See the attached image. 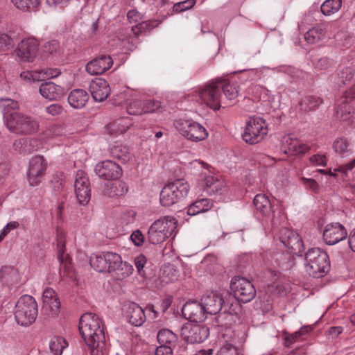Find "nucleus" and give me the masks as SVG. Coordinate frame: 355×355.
Masks as SVG:
<instances>
[{
    "instance_id": "nucleus-1",
    "label": "nucleus",
    "mask_w": 355,
    "mask_h": 355,
    "mask_svg": "<svg viewBox=\"0 0 355 355\" xmlns=\"http://www.w3.org/2000/svg\"><path fill=\"white\" fill-rule=\"evenodd\" d=\"M79 331L88 347L104 344L105 333L101 319L95 313H84L79 321Z\"/></svg>"
},
{
    "instance_id": "nucleus-2",
    "label": "nucleus",
    "mask_w": 355,
    "mask_h": 355,
    "mask_svg": "<svg viewBox=\"0 0 355 355\" xmlns=\"http://www.w3.org/2000/svg\"><path fill=\"white\" fill-rule=\"evenodd\" d=\"M305 270L309 276L323 277L330 269L327 253L319 248L309 249L305 254Z\"/></svg>"
},
{
    "instance_id": "nucleus-3",
    "label": "nucleus",
    "mask_w": 355,
    "mask_h": 355,
    "mask_svg": "<svg viewBox=\"0 0 355 355\" xmlns=\"http://www.w3.org/2000/svg\"><path fill=\"white\" fill-rule=\"evenodd\" d=\"M177 227V219L171 216H166L152 223L147 233V240L153 245L161 243L172 236Z\"/></svg>"
},
{
    "instance_id": "nucleus-4",
    "label": "nucleus",
    "mask_w": 355,
    "mask_h": 355,
    "mask_svg": "<svg viewBox=\"0 0 355 355\" xmlns=\"http://www.w3.org/2000/svg\"><path fill=\"white\" fill-rule=\"evenodd\" d=\"M189 185L182 179L175 180L165 185L159 195L162 206L171 207L184 199L189 193Z\"/></svg>"
},
{
    "instance_id": "nucleus-5",
    "label": "nucleus",
    "mask_w": 355,
    "mask_h": 355,
    "mask_svg": "<svg viewBox=\"0 0 355 355\" xmlns=\"http://www.w3.org/2000/svg\"><path fill=\"white\" fill-rule=\"evenodd\" d=\"M38 313L37 304L31 295L21 296L15 305V318L17 323L28 327L36 320Z\"/></svg>"
},
{
    "instance_id": "nucleus-6",
    "label": "nucleus",
    "mask_w": 355,
    "mask_h": 355,
    "mask_svg": "<svg viewBox=\"0 0 355 355\" xmlns=\"http://www.w3.org/2000/svg\"><path fill=\"white\" fill-rule=\"evenodd\" d=\"M38 121L21 113H15L7 116L6 127L12 132L18 135H31L39 130Z\"/></svg>"
},
{
    "instance_id": "nucleus-7",
    "label": "nucleus",
    "mask_w": 355,
    "mask_h": 355,
    "mask_svg": "<svg viewBox=\"0 0 355 355\" xmlns=\"http://www.w3.org/2000/svg\"><path fill=\"white\" fill-rule=\"evenodd\" d=\"M230 288L234 297L243 303L250 302L256 296V289L253 284L243 277H234L230 282Z\"/></svg>"
},
{
    "instance_id": "nucleus-8",
    "label": "nucleus",
    "mask_w": 355,
    "mask_h": 355,
    "mask_svg": "<svg viewBox=\"0 0 355 355\" xmlns=\"http://www.w3.org/2000/svg\"><path fill=\"white\" fill-rule=\"evenodd\" d=\"M200 98L210 108L217 110L220 107H227V102L223 98L218 79L207 84L199 92Z\"/></svg>"
},
{
    "instance_id": "nucleus-9",
    "label": "nucleus",
    "mask_w": 355,
    "mask_h": 355,
    "mask_svg": "<svg viewBox=\"0 0 355 355\" xmlns=\"http://www.w3.org/2000/svg\"><path fill=\"white\" fill-rule=\"evenodd\" d=\"M268 133L265 121L261 117L250 118L247 123L243 139L250 144L260 142Z\"/></svg>"
},
{
    "instance_id": "nucleus-10",
    "label": "nucleus",
    "mask_w": 355,
    "mask_h": 355,
    "mask_svg": "<svg viewBox=\"0 0 355 355\" xmlns=\"http://www.w3.org/2000/svg\"><path fill=\"white\" fill-rule=\"evenodd\" d=\"M175 127L186 139L192 141L204 140L208 136L206 129L200 123L189 120H179Z\"/></svg>"
},
{
    "instance_id": "nucleus-11",
    "label": "nucleus",
    "mask_w": 355,
    "mask_h": 355,
    "mask_svg": "<svg viewBox=\"0 0 355 355\" xmlns=\"http://www.w3.org/2000/svg\"><path fill=\"white\" fill-rule=\"evenodd\" d=\"M180 334L188 343H201L208 338L209 329L205 324L187 323L182 326Z\"/></svg>"
},
{
    "instance_id": "nucleus-12",
    "label": "nucleus",
    "mask_w": 355,
    "mask_h": 355,
    "mask_svg": "<svg viewBox=\"0 0 355 355\" xmlns=\"http://www.w3.org/2000/svg\"><path fill=\"white\" fill-rule=\"evenodd\" d=\"M279 239L291 254L298 255L304 250V243L301 236L293 230L282 228Z\"/></svg>"
},
{
    "instance_id": "nucleus-13",
    "label": "nucleus",
    "mask_w": 355,
    "mask_h": 355,
    "mask_svg": "<svg viewBox=\"0 0 355 355\" xmlns=\"http://www.w3.org/2000/svg\"><path fill=\"white\" fill-rule=\"evenodd\" d=\"M46 168L47 164L43 156L32 157L27 173V179L31 186H37L42 182Z\"/></svg>"
},
{
    "instance_id": "nucleus-14",
    "label": "nucleus",
    "mask_w": 355,
    "mask_h": 355,
    "mask_svg": "<svg viewBox=\"0 0 355 355\" xmlns=\"http://www.w3.org/2000/svg\"><path fill=\"white\" fill-rule=\"evenodd\" d=\"M75 193L80 205H87L91 197L89 181L86 173L83 171H78L74 183Z\"/></svg>"
},
{
    "instance_id": "nucleus-15",
    "label": "nucleus",
    "mask_w": 355,
    "mask_h": 355,
    "mask_svg": "<svg viewBox=\"0 0 355 355\" xmlns=\"http://www.w3.org/2000/svg\"><path fill=\"white\" fill-rule=\"evenodd\" d=\"M347 236L346 228L339 223H331L325 225L322 238L324 243L333 245L344 240Z\"/></svg>"
},
{
    "instance_id": "nucleus-16",
    "label": "nucleus",
    "mask_w": 355,
    "mask_h": 355,
    "mask_svg": "<svg viewBox=\"0 0 355 355\" xmlns=\"http://www.w3.org/2000/svg\"><path fill=\"white\" fill-rule=\"evenodd\" d=\"M95 172L100 178L108 180L119 179L123 174L119 164L111 160L98 163L95 166Z\"/></svg>"
},
{
    "instance_id": "nucleus-17",
    "label": "nucleus",
    "mask_w": 355,
    "mask_h": 355,
    "mask_svg": "<svg viewBox=\"0 0 355 355\" xmlns=\"http://www.w3.org/2000/svg\"><path fill=\"white\" fill-rule=\"evenodd\" d=\"M184 317L195 323L203 322L207 318V313L200 302L190 300L184 304L182 309Z\"/></svg>"
},
{
    "instance_id": "nucleus-18",
    "label": "nucleus",
    "mask_w": 355,
    "mask_h": 355,
    "mask_svg": "<svg viewBox=\"0 0 355 355\" xmlns=\"http://www.w3.org/2000/svg\"><path fill=\"white\" fill-rule=\"evenodd\" d=\"M39 42L34 37H28L20 42L17 49V55L21 60L33 62L38 51Z\"/></svg>"
},
{
    "instance_id": "nucleus-19",
    "label": "nucleus",
    "mask_w": 355,
    "mask_h": 355,
    "mask_svg": "<svg viewBox=\"0 0 355 355\" xmlns=\"http://www.w3.org/2000/svg\"><path fill=\"white\" fill-rule=\"evenodd\" d=\"M207 314L218 313L224 303L223 295L218 292H210L204 295L200 300Z\"/></svg>"
},
{
    "instance_id": "nucleus-20",
    "label": "nucleus",
    "mask_w": 355,
    "mask_h": 355,
    "mask_svg": "<svg viewBox=\"0 0 355 355\" xmlns=\"http://www.w3.org/2000/svg\"><path fill=\"white\" fill-rule=\"evenodd\" d=\"M112 64L113 60L110 55H102L89 61L85 69L92 76L99 75L109 70Z\"/></svg>"
},
{
    "instance_id": "nucleus-21",
    "label": "nucleus",
    "mask_w": 355,
    "mask_h": 355,
    "mask_svg": "<svg viewBox=\"0 0 355 355\" xmlns=\"http://www.w3.org/2000/svg\"><path fill=\"white\" fill-rule=\"evenodd\" d=\"M89 89L94 100L99 102L105 100L110 94L108 83L101 78L93 80L89 84Z\"/></svg>"
},
{
    "instance_id": "nucleus-22",
    "label": "nucleus",
    "mask_w": 355,
    "mask_h": 355,
    "mask_svg": "<svg viewBox=\"0 0 355 355\" xmlns=\"http://www.w3.org/2000/svg\"><path fill=\"white\" fill-rule=\"evenodd\" d=\"M42 309L49 311L52 316H55L60 311V302L55 291L51 288H46L42 295Z\"/></svg>"
},
{
    "instance_id": "nucleus-23",
    "label": "nucleus",
    "mask_w": 355,
    "mask_h": 355,
    "mask_svg": "<svg viewBox=\"0 0 355 355\" xmlns=\"http://www.w3.org/2000/svg\"><path fill=\"white\" fill-rule=\"evenodd\" d=\"M220 92H223V98L227 102V106L234 103L238 97L239 87L236 83H230L226 80L218 79Z\"/></svg>"
},
{
    "instance_id": "nucleus-24",
    "label": "nucleus",
    "mask_w": 355,
    "mask_h": 355,
    "mask_svg": "<svg viewBox=\"0 0 355 355\" xmlns=\"http://www.w3.org/2000/svg\"><path fill=\"white\" fill-rule=\"evenodd\" d=\"M39 91L44 98L51 101L58 100L64 94V88L52 82L42 83L40 86Z\"/></svg>"
},
{
    "instance_id": "nucleus-25",
    "label": "nucleus",
    "mask_w": 355,
    "mask_h": 355,
    "mask_svg": "<svg viewBox=\"0 0 355 355\" xmlns=\"http://www.w3.org/2000/svg\"><path fill=\"white\" fill-rule=\"evenodd\" d=\"M125 313L130 323L134 326L139 327L146 321V318L144 309L135 302L128 304Z\"/></svg>"
},
{
    "instance_id": "nucleus-26",
    "label": "nucleus",
    "mask_w": 355,
    "mask_h": 355,
    "mask_svg": "<svg viewBox=\"0 0 355 355\" xmlns=\"http://www.w3.org/2000/svg\"><path fill=\"white\" fill-rule=\"evenodd\" d=\"M351 101L340 96L336 101V116L342 121H347L351 119L354 114V108L350 104Z\"/></svg>"
},
{
    "instance_id": "nucleus-27",
    "label": "nucleus",
    "mask_w": 355,
    "mask_h": 355,
    "mask_svg": "<svg viewBox=\"0 0 355 355\" xmlns=\"http://www.w3.org/2000/svg\"><path fill=\"white\" fill-rule=\"evenodd\" d=\"M88 99V94L82 89H75L68 96L69 104L75 109H81L85 107Z\"/></svg>"
},
{
    "instance_id": "nucleus-28",
    "label": "nucleus",
    "mask_w": 355,
    "mask_h": 355,
    "mask_svg": "<svg viewBox=\"0 0 355 355\" xmlns=\"http://www.w3.org/2000/svg\"><path fill=\"white\" fill-rule=\"evenodd\" d=\"M282 144L285 148L284 153L286 154H304L310 149L307 145L300 144L297 139H292L290 137H284Z\"/></svg>"
},
{
    "instance_id": "nucleus-29",
    "label": "nucleus",
    "mask_w": 355,
    "mask_h": 355,
    "mask_svg": "<svg viewBox=\"0 0 355 355\" xmlns=\"http://www.w3.org/2000/svg\"><path fill=\"white\" fill-rule=\"evenodd\" d=\"M204 189L209 195L222 193L225 189L224 183L217 178L210 175L204 180Z\"/></svg>"
},
{
    "instance_id": "nucleus-30",
    "label": "nucleus",
    "mask_w": 355,
    "mask_h": 355,
    "mask_svg": "<svg viewBox=\"0 0 355 355\" xmlns=\"http://www.w3.org/2000/svg\"><path fill=\"white\" fill-rule=\"evenodd\" d=\"M213 206L212 202L207 198H202L195 201L187 207V214L189 216H196L200 213H204L209 210Z\"/></svg>"
},
{
    "instance_id": "nucleus-31",
    "label": "nucleus",
    "mask_w": 355,
    "mask_h": 355,
    "mask_svg": "<svg viewBox=\"0 0 355 355\" xmlns=\"http://www.w3.org/2000/svg\"><path fill=\"white\" fill-rule=\"evenodd\" d=\"M110 154L113 158L121 161L122 163L128 162L131 157L129 148L122 144H115L110 148Z\"/></svg>"
},
{
    "instance_id": "nucleus-32",
    "label": "nucleus",
    "mask_w": 355,
    "mask_h": 355,
    "mask_svg": "<svg viewBox=\"0 0 355 355\" xmlns=\"http://www.w3.org/2000/svg\"><path fill=\"white\" fill-rule=\"evenodd\" d=\"M128 191V187L124 182H116L106 184L105 194L109 197L122 196Z\"/></svg>"
},
{
    "instance_id": "nucleus-33",
    "label": "nucleus",
    "mask_w": 355,
    "mask_h": 355,
    "mask_svg": "<svg viewBox=\"0 0 355 355\" xmlns=\"http://www.w3.org/2000/svg\"><path fill=\"white\" fill-rule=\"evenodd\" d=\"M253 204L256 209L263 216L268 215L271 211V202L265 194L256 195L253 200Z\"/></svg>"
},
{
    "instance_id": "nucleus-34",
    "label": "nucleus",
    "mask_w": 355,
    "mask_h": 355,
    "mask_svg": "<svg viewBox=\"0 0 355 355\" xmlns=\"http://www.w3.org/2000/svg\"><path fill=\"white\" fill-rule=\"evenodd\" d=\"M325 33L326 28L324 25L319 24L309 29L304 34V39L309 44H315L323 39Z\"/></svg>"
},
{
    "instance_id": "nucleus-35",
    "label": "nucleus",
    "mask_w": 355,
    "mask_h": 355,
    "mask_svg": "<svg viewBox=\"0 0 355 355\" xmlns=\"http://www.w3.org/2000/svg\"><path fill=\"white\" fill-rule=\"evenodd\" d=\"M57 248H58V259L60 263L61 270L62 268L64 270V272H69L71 267V259L68 254L64 253L65 250V243L62 239H59L57 242Z\"/></svg>"
},
{
    "instance_id": "nucleus-36",
    "label": "nucleus",
    "mask_w": 355,
    "mask_h": 355,
    "mask_svg": "<svg viewBox=\"0 0 355 355\" xmlns=\"http://www.w3.org/2000/svg\"><path fill=\"white\" fill-rule=\"evenodd\" d=\"M18 102L10 98H0V110L3 113L6 125L7 124V116L17 113L15 110H18Z\"/></svg>"
},
{
    "instance_id": "nucleus-37",
    "label": "nucleus",
    "mask_w": 355,
    "mask_h": 355,
    "mask_svg": "<svg viewBox=\"0 0 355 355\" xmlns=\"http://www.w3.org/2000/svg\"><path fill=\"white\" fill-rule=\"evenodd\" d=\"M157 341L160 345L172 347L178 340V336L168 329H162L157 335Z\"/></svg>"
},
{
    "instance_id": "nucleus-38",
    "label": "nucleus",
    "mask_w": 355,
    "mask_h": 355,
    "mask_svg": "<svg viewBox=\"0 0 355 355\" xmlns=\"http://www.w3.org/2000/svg\"><path fill=\"white\" fill-rule=\"evenodd\" d=\"M354 73L355 71L352 67H343L338 71L335 82L339 87L345 85L352 80Z\"/></svg>"
},
{
    "instance_id": "nucleus-39",
    "label": "nucleus",
    "mask_w": 355,
    "mask_h": 355,
    "mask_svg": "<svg viewBox=\"0 0 355 355\" xmlns=\"http://www.w3.org/2000/svg\"><path fill=\"white\" fill-rule=\"evenodd\" d=\"M322 103V99L319 97L309 96L302 99L299 105L303 112H309L318 107Z\"/></svg>"
},
{
    "instance_id": "nucleus-40",
    "label": "nucleus",
    "mask_w": 355,
    "mask_h": 355,
    "mask_svg": "<svg viewBox=\"0 0 355 355\" xmlns=\"http://www.w3.org/2000/svg\"><path fill=\"white\" fill-rule=\"evenodd\" d=\"M160 20H148L142 21L137 25L132 26V31L134 35L138 36L140 34L146 33L153 28L157 27L161 24Z\"/></svg>"
},
{
    "instance_id": "nucleus-41",
    "label": "nucleus",
    "mask_w": 355,
    "mask_h": 355,
    "mask_svg": "<svg viewBox=\"0 0 355 355\" xmlns=\"http://www.w3.org/2000/svg\"><path fill=\"white\" fill-rule=\"evenodd\" d=\"M106 272H112L118 268L119 264L121 263V257L115 252H105Z\"/></svg>"
},
{
    "instance_id": "nucleus-42",
    "label": "nucleus",
    "mask_w": 355,
    "mask_h": 355,
    "mask_svg": "<svg viewBox=\"0 0 355 355\" xmlns=\"http://www.w3.org/2000/svg\"><path fill=\"white\" fill-rule=\"evenodd\" d=\"M13 5L24 12L34 11L40 3V0H10Z\"/></svg>"
},
{
    "instance_id": "nucleus-43",
    "label": "nucleus",
    "mask_w": 355,
    "mask_h": 355,
    "mask_svg": "<svg viewBox=\"0 0 355 355\" xmlns=\"http://www.w3.org/2000/svg\"><path fill=\"white\" fill-rule=\"evenodd\" d=\"M342 6V0H326L321 6L323 15H330L338 12Z\"/></svg>"
},
{
    "instance_id": "nucleus-44",
    "label": "nucleus",
    "mask_w": 355,
    "mask_h": 355,
    "mask_svg": "<svg viewBox=\"0 0 355 355\" xmlns=\"http://www.w3.org/2000/svg\"><path fill=\"white\" fill-rule=\"evenodd\" d=\"M90 266L95 270L99 272H106L107 265L105 262V252L100 254H96L91 257Z\"/></svg>"
},
{
    "instance_id": "nucleus-45",
    "label": "nucleus",
    "mask_w": 355,
    "mask_h": 355,
    "mask_svg": "<svg viewBox=\"0 0 355 355\" xmlns=\"http://www.w3.org/2000/svg\"><path fill=\"white\" fill-rule=\"evenodd\" d=\"M67 347V341L63 338L59 336L53 338L49 343L50 350L54 355H61L63 349Z\"/></svg>"
},
{
    "instance_id": "nucleus-46",
    "label": "nucleus",
    "mask_w": 355,
    "mask_h": 355,
    "mask_svg": "<svg viewBox=\"0 0 355 355\" xmlns=\"http://www.w3.org/2000/svg\"><path fill=\"white\" fill-rule=\"evenodd\" d=\"M133 271L134 268L131 263L121 260V263L119 264L117 270L114 272L119 279H123L132 275Z\"/></svg>"
},
{
    "instance_id": "nucleus-47",
    "label": "nucleus",
    "mask_w": 355,
    "mask_h": 355,
    "mask_svg": "<svg viewBox=\"0 0 355 355\" xmlns=\"http://www.w3.org/2000/svg\"><path fill=\"white\" fill-rule=\"evenodd\" d=\"M0 275L5 281L10 283H17L18 280V272L10 266H4L1 269Z\"/></svg>"
},
{
    "instance_id": "nucleus-48",
    "label": "nucleus",
    "mask_w": 355,
    "mask_h": 355,
    "mask_svg": "<svg viewBox=\"0 0 355 355\" xmlns=\"http://www.w3.org/2000/svg\"><path fill=\"white\" fill-rule=\"evenodd\" d=\"M144 113H151L162 112L164 109L162 103L154 99H149L143 101Z\"/></svg>"
},
{
    "instance_id": "nucleus-49",
    "label": "nucleus",
    "mask_w": 355,
    "mask_h": 355,
    "mask_svg": "<svg viewBox=\"0 0 355 355\" xmlns=\"http://www.w3.org/2000/svg\"><path fill=\"white\" fill-rule=\"evenodd\" d=\"M130 125L131 123L128 119H120L116 121L114 123L110 125L109 128L110 130L114 131L116 134H121L126 132Z\"/></svg>"
},
{
    "instance_id": "nucleus-50",
    "label": "nucleus",
    "mask_w": 355,
    "mask_h": 355,
    "mask_svg": "<svg viewBox=\"0 0 355 355\" xmlns=\"http://www.w3.org/2000/svg\"><path fill=\"white\" fill-rule=\"evenodd\" d=\"M349 143L345 138L341 137L337 139L333 144L334 149L335 151L340 155L341 156H345V154L349 152V149H348Z\"/></svg>"
},
{
    "instance_id": "nucleus-51",
    "label": "nucleus",
    "mask_w": 355,
    "mask_h": 355,
    "mask_svg": "<svg viewBox=\"0 0 355 355\" xmlns=\"http://www.w3.org/2000/svg\"><path fill=\"white\" fill-rule=\"evenodd\" d=\"M233 318L230 313L224 311L217 315L216 320L218 326L229 328L232 325Z\"/></svg>"
},
{
    "instance_id": "nucleus-52",
    "label": "nucleus",
    "mask_w": 355,
    "mask_h": 355,
    "mask_svg": "<svg viewBox=\"0 0 355 355\" xmlns=\"http://www.w3.org/2000/svg\"><path fill=\"white\" fill-rule=\"evenodd\" d=\"M127 112L131 115H140L144 113L143 101L134 100L126 107Z\"/></svg>"
},
{
    "instance_id": "nucleus-53",
    "label": "nucleus",
    "mask_w": 355,
    "mask_h": 355,
    "mask_svg": "<svg viewBox=\"0 0 355 355\" xmlns=\"http://www.w3.org/2000/svg\"><path fill=\"white\" fill-rule=\"evenodd\" d=\"M31 142L28 138H21L14 141L13 148L21 154L30 153L31 149L27 148V144Z\"/></svg>"
},
{
    "instance_id": "nucleus-54",
    "label": "nucleus",
    "mask_w": 355,
    "mask_h": 355,
    "mask_svg": "<svg viewBox=\"0 0 355 355\" xmlns=\"http://www.w3.org/2000/svg\"><path fill=\"white\" fill-rule=\"evenodd\" d=\"M218 355H242L239 349L230 343L224 344L218 352Z\"/></svg>"
},
{
    "instance_id": "nucleus-55",
    "label": "nucleus",
    "mask_w": 355,
    "mask_h": 355,
    "mask_svg": "<svg viewBox=\"0 0 355 355\" xmlns=\"http://www.w3.org/2000/svg\"><path fill=\"white\" fill-rule=\"evenodd\" d=\"M13 46V40L8 35L0 32V51H6Z\"/></svg>"
},
{
    "instance_id": "nucleus-56",
    "label": "nucleus",
    "mask_w": 355,
    "mask_h": 355,
    "mask_svg": "<svg viewBox=\"0 0 355 355\" xmlns=\"http://www.w3.org/2000/svg\"><path fill=\"white\" fill-rule=\"evenodd\" d=\"M146 257L142 254L136 257L134 260V263L139 275L143 277H146V273L144 270V268L146 263Z\"/></svg>"
},
{
    "instance_id": "nucleus-57",
    "label": "nucleus",
    "mask_w": 355,
    "mask_h": 355,
    "mask_svg": "<svg viewBox=\"0 0 355 355\" xmlns=\"http://www.w3.org/2000/svg\"><path fill=\"white\" fill-rule=\"evenodd\" d=\"M196 0H186L176 3L173 6V10L176 12H181L187 10L191 9L196 4Z\"/></svg>"
},
{
    "instance_id": "nucleus-58",
    "label": "nucleus",
    "mask_w": 355,
    "mask_h": 355,
    "mask_svg": "<svg viewBox=\"0 0 355 355\" xmlns=\"http://www.w3.org/2000/svg\"><path fill=\"white\" fill-rule=\"evenodd\" d=\"M46 112L52 116H55L63 112V107L59 103H53L45 108Z\"/></svg>"
},
{
    "instance_id": "nucleus-59",
    "label": "nucleus",
    "mask_w": 355,
    "mask_h": 355,
    "mask_svg": "<svg viewBox=\"0 0 355 355\" xmlns=\"http://www.w3.org/2000/svg\"><path fill=\"white\" fill-rule=\"evenodd\" d=\"M130 239L136 246H141L145 241V236L139 230H135L130 235Z\"/></svg>"
},
{
    "instance_id": "nucleus-60",
    "label": "nucleus",
    "mask_w": 355,
    "mask_h": 355,
    "mask_svg": "<svg viewBox=\"0 0 355 355\" xmlns=\"http://www.w3.org/2000/svg\"><path fill=\"white\" fill-rule=\"evenodd\" d=\"M59 49V42L57 40H51L46 42L43 46V51L47 54H52Z\"/></svg>"
},
{
    "instance_id": "nucleus-61",
    "label": "nucleus",
    "mask_w": 355,
    "mask_h": 355,
    "mask_svg": "<svg viewBox=\"0 0 355 355\" xmlns=\"http://www.w3.org/2000/svg\"><path fill=\"white\" fill-rule=\"evenodd\" d=\"M310 162L315 166H325L327 165V159L325 155L317 154L310 157Z\"/></svg>"
},
{
    "instance_id": "nucleus-62",
    "label": "nucleus",
    "mask_w": 355,
    "mask_h": 355,
    "mask_svg": "<svg viewBox=\"0 0 355 355\" xmlns=\"http://www.w3.org/2000/svg\"><path fill=\"white\" fill-rule=\"evenodd\" d=\"M51 182L53 184V189L55 191H60L62 189L64 184V175L60 173L53 176Z\"/></svg>"
},
{
    "instance_id": "nucleus-63",
    "label": "nucleus",
    "mask_w": 355,
    "mask_h": 355,
    "mask_svg": "<svg viewBox=\"0 0 355 355\" xmlns=\"http://www.w3.org/2000/svg\"><path fill=\"white\" fill-rule=\"evenodd\" d=\"M25 78H27L29 80H33V82L43 81L45 80L42 69H41L40 71H31L30 72H28L27 75L25 76Z\"/></svg>"
},
{
    "instance_id": "nucleus-64",
    "label": "nucleus",
    "mask_w": 355,
    "mask_h": 355,
    "mask_svg": "<svg viewBox=\"0 0 355 355\" xmlns=\"http://www.w3.org/2000/svg\"><path fill=\"white\" fill-rule=\"evenodd\" d=\"M129 96V93L128 91H125L123 92L116 94L113 96L112 101V103L115 105H120L123 102L127 101L128 97Z\"/></svg>"
}]
</instances>
